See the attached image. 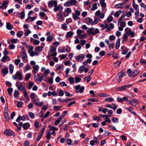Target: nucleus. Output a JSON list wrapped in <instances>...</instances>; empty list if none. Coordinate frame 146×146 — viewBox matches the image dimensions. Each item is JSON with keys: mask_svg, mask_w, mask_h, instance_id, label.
I'll return each mask as SVG.
<instances>
[{"mask_svg": "<svg viewBox=\"0 0 146 146\" xmlns=\"http://www.w3.org/2000/svg\"><path fill=\"white\" fill-rule=\"evenodd\" d=\"M123 98H120L119 97L117 98V101L119 102H122L123 101Z\"/></svg>", "mask_w": 146, "mask_h": 146, "instance_id": "61", "label": "nucleus"}, {"mask_svg": "<svg viewBox=\"0 0 146 146\" xmlns=\"http://www.w3.org/2000/svg\"><path fill=\"white\" fill-rule=\"evenodd\" d=\"M32 72L33 75L35 76L39 69V67L38 65H36L33 66L32 67Z\"/></svg>", "mask_w": 146, "mask_h": 146, "instance_id": "9", "label": "nucleus"}, {"mask_svg": "<svg viewBox=\"0 0 146 146\" xmlns=\"http://www.w3.org/2000/svg\"><path fill=\"white\" fill-rule=\"evenodd\" d=\"M31 76V74L30 73L27 74L25 77V80L27 81L30 78Z\"/></svg>", "mask_w": 146, "mask_h": 146, "instance_id": "48", "label": "nucleus"}, {"mask_svg": "<svg viewBox=\"0 0 146 146\" xmlns=\"http://www.w3.org/2000/svg\"><path fill=\"white\" fill-rule=\"evenodd\" d=\"M8 72V68L6 67H5L2 70L1 72L3 74V76H5V75L7 74Z\"/></svg>", "mask_w": 146, "mask_h": 146, "instance_id": "20", "label": "nucleus"}, {"mask_svg": "<svg viewBox=\"0 0 146 146\" xmlns=\"http://www.w3.org/2000/svg\"><path fill=\"white\" fill-rule=\"evenodd\" d=\"M13 78L14 80L18 79L21 80H22V75L21 73L17 72L15 75L13 76Z\"/></svg>", "mask_w": 146, "mask_h": 146, "instance_id": "4", "label": "nucleus"}, {"mask_svg": "<svg viewBox=\"0 0 146 146\" xmlns=\"http://www.w3.org/2000/svg\"><path fill=\"white\" fill-rule=\"evenodd\" d=\"M65 12H64V15L65 17H67L69 15L71 12L72 10L70 8H67L65 9Z\"/></svg>", "mask_w": 146, "mask_h": 146, "instance_id": "15", "label": "nucleus"}, {"mask_svg": "<svg viewBox=\"0 0 146 146\" xmlns=\"http://www.w3.org/2000/svg\"><path fill=\"white\" fill-rule=\"evenodd\" d=\"M87 32L88 35H96L100 33V31L98 29H94L92 28L89 29Z\"/></svg>", "mask_w": 146, "mask_h": 146, "instance_id": "2", "label": "nucleus"}, {"mask_svg": "<svg viewBox=\"0 0 146 146\" xmlns=\"http://www.w3.org/2000/svg\"><path fill=\"white\" fill-rule=\"evenodd\" d=\"M18 88L19 90L23 91V92L24 90H25V89L24 88L23 86L22 85H19L18 87Z\"/></svg>", "mask_w": 146, "mask_h": 146, "instance_id": "46", "label": "nucleus"}, {"mask_svg": "<svg viewBox=\"0 0 146 146\" xmlns=\"http://www.w3.org/2000/svg\"><path fill=\"white\" fill-rule=\"evenodd\" d=\"M113 17L111 15H109L107 19V20L108 22H110L113 20Z\"/></svg>", "mask_w": 146, "mask_h": 146, "instance_id": "51", "label": "nucleus"}, {"mask_svg": "<svg viewBox=\"0 0 146 146\" xmlns=\"http://www.w3.org/2000/svg\"><path fill=\"white\" fill-rule=\"evenodd\" d=\"M50 113V112L49 111H47L45 114H44V116H43L42 115L40 117V118H42L43 119L44 118H46L48 117Z\"/></svg>", "mask_w": 146, "mask_h": 146, "instance_id": "38", "label": "nucleus"}, {"mask_svg": "<svg viewBox=\"0 0 146 146\" xmlns=\"http://www.w3.org/2000/svg\"><path fill=\"white\" fill-rule=\"evenodd\" d=\"M74 33L72 31H69L67 33L66 37L67 38H69L71 37L73 35Z\"/></svg>", "mask_w": 146, "mask_h": 146, "instance_id": "30", "label": "nucleus"}, {"mask_svg": "<svg viewBox=\"0 0 146 146\" xmlns=\"http://www.w3.org/2000/svg\"><path fill=\"white\" fill-rule=\"evenodd\" d=\"M98 137H96L94 138V140H92L90 141V144L92 146H93L94 145V143H99V142L98 141Z\"/></svg>", "mask_w": 146, "mask_h": 146, "instance_id": "18", "label": "nucleus"}, {"mask_svg": "<svg viewBox=\"0 0 146 146\" xmlns=\"http://www.w3.org/2000/svg\"><path fill=\"white\" fill-rule=\"evenodd\" d=\"M126 34L127 35L131 36V37H133L135 36L134 33L131 31V29L126 28L125 29Z\"/></svg>", "mask_w": 146, "mask_h": 146, "instance_id": "5", "label": "nucleus"}, {"mask_svg": "<svg viewBox=\"0 0 146 146\" xmlns=\"http://www.w3.org/2000/svg\"><path fill=\"white\" fill-rule=\"evenodd\" d=\"M123 3H119L116 5H115V7L117 9L119 8H123L122 6H123Z\"/></svg>", "mask_w": 146, "mask_h": 146, "instance_id": "45", "label": "nucleus"}, {"mask_svg": "<svg viewBox=\"0 0 146 146\" xmlns=\"http://www.w3.org/2000/svg\"><path fill=\"white\" fill-rule=\"evenodd\" d=\"M20 17L21 19H23L25 17V13L24 11H22L20 13Z\"/></svg>", "mask_w": 146, "mask_h": 146, "instance_id": "54", "label": "nucleus"}, {"mask_svg": "<svg viewBox=\"0 0 146 146\" xmlns=\"http://www.w3.org/2000/svg\"><path fill=\"white\" fill-rule=\"evenodd\" d=\"M63 9V7L60 5H59L58 6H56L54 9V12H56L58 10H62Z\"/></svg>", "mask_w": 146, "mask_h": 146, "instance_id": "21", "label": "nucleus"}, {"mask_svg": "<svg viewBox=\"0 0 146 146\" xmlns=\"http://www.w3.org/2000/svg\"><path fill=\"white\" fill-rule=\"evenodd\" d=\"M117 75L119 78H121L124 76V73L123 72H121L119 73Z\"/></svg>", "mask_w": 146, "mask_h": 146, "instance_id": "64", "label": "nucleus"}, {"mask_svg": "<svg viewBox=\"0 0 146 146\" xmlns=\"http://www.w3.org/2000/svg\"><path fill=\"white\" fill-rule=\"evenodd\" d=\"M29 53L30 56L32 57L33 56H37L38 55V54L37 52L36 51H29Z\"/></svg>", "mask_w": 146, "mask_h": 146, "instance_id": "25", "label": "nucleus"}, {"mask_svg": "<svg viewBox=\"0 0 146 146\" xmlns=\"http://www.w3.org/2000/svg\"><path fill=\"white\" fill-rule=\"evenodd\" d=\"M127 73L129 76L133 78L137 76L139 73V71L137 70H135L131 71L130 69H128L127 71Z\"/></svg>", "mask_w": 146, "mask_h": 146, "instance_id": "1", "label": "nucleus"}, {"mask_svg": "<svg viewBox=\"0 0 146 146\" xmlns=\"http://www.w3.org/2000/svg\"><path fill=\"white\" fill-rule=\"evenodd\" d=\"M126 109L128 110L131 114L133 115H136V113L134 111H133V108L131 107H127L126 108Z\"/></svg>", "mask_w": 146, "mask_h": 146, "instance_id": "23", "label": "nucleus"}, {"mask_svg": "<svg viewBox=\"0 0 146 146\" xmlns=\"http://www.w3.org/2000/svg\"><path fill=\"white\" fill-rule=\"evenodd\" d=\"M41 72H43V73L42 74L44 77H46L50 72V70L48 69H46L44 67H42L41 69Z\"/></svg>", "mask_w": 146, "mask_h": 146, "instance_id": "6", "label": "nucleus"}, {"mask_svg": "<svg viewBox=\"0 0 146 146\" xmlns=\"http://www.w3.org/2000/svg\"><path fill=\"white\" fill-rule=\"evenodd\" d=\"M7 60V61H9L10 60V58L7 56V55H4L1 59V60L3 62H5V60Z\"/></svg>", "mask_w": 146, "mask_h": 146, "instance_id": "26", "label": "nucleus"}, {"mask_svg": "<svg viewBox=\"0 0 146 146\" xmlns=\"http://www.w3.org/2000/svg\"><path fill=\"white\" fill-rule=\"evenodd\" d=\"M121 11L120 10L118 11L115 13L114 15V16L116 17H118L120 14L121 13Z\"/></svg>", "mask_w": 146, "mask_h": 146, "instance_id": "39", "label": "nucleus"}, {"mask_svg": "<svg viewBox=\"0 0 146 146\" xmlns=\"http://www.w3.org/2000/svg\"><path fill=\"white\" fill-rule=\"evenodd\" d=\"M32 102L33 103H35L36 106H41L44 103L43 102H37L35 100H33Z\"/></svg>", "mask_w": 146, "mask_h": 146, "instance_id": "29", "label": "nucleus"}, {"mask_svg": "<svg viewBox=\"0 0 146 146\" xmlns=\"http://www.w3.org/2000/svg\"><path fill=\"white\" fill-rule=\"evenodd\" d=\"M98 110L100 111H102L104 113H105L108 111V109L101 107L98 108Z\"/></svg>", "mask_w": 146, "mask_h": 146, "instance_id": "24", "label": "nucleus"}, {"mask_svg": "<svg viewBox=\"0 0 146 146\" xmlns=\"http://www.w3.org/2000/svg\"><path fill=\"white\" fill-rule=\"evenodd\" d=\"M19 125L21 127H23V129H27L29 125V123H27L23 124L22 122H20L19 123Z\"/></svg>", "mask_w": 146, "mask_h": 146, "instance_id": "17", "label": "nucleus"}, {"mask_svg": "<svg viewBox=\"0 0 146 146\" xmlns=\"http://www.w3.org/2000/svg\"><path fill=\"white\" fill-rule=\"evenodd\" d=\"M71 5H72L70 3V1H68V2H66V3H65L64 4V6L70 7Z\"/></svg>", "mask_w": 146, "mask_h": 146, "instance_id": "58", "label": "nucleus"}, {"mask_svg": "<svg viewBox=\"0 0 146 146\" xmlns=\"http://www.w3.org/2000/svg\"><path fill=\"white\" fill-rule=\"evenodd\" d=\"M72 16L73 19L74 20H76L80 19V18L77 15H76L74 13L72 14Z\"/></svg>", "mask_w": 146, "mask_h": 146, "instance_id": "44", "label": "nucleus"}, {"mask_svg": "<svg viewBox=\"0 0 146 146\" xmlns=\"http://www.w3.org/2000/svg\"><path fill=\"white\" fill-rule=\"evenodd\" d=\"M23 104V102H19L17 105V106L18 108H20L22 107V105Z\"/></svg>", "mask_w": 146, "mask_h": 146, "instance_id": "60", "label": "nucleus"}, {"mask_svg": "<svg viewBox=\"0 0 146 146\" xmlns=\"http://www.w3.org/2000/svg\"><path fill=\"white\" fill-rule=\"evenodd\" d=\"M108 47L110 49H113L114 47V44L112 43L108 45Z\"/></svg>", "mask_w": 146, "mask_h": 146, "instance_id": "57", "label": "nucleus"}, {"mask_svg": "<svg viewBox=\"0 0 146 146\" xmlns=\"http://www.w3.org/2000/svg\"><path fill=\"white\" fill-rule=\"evenodd\" d=\"M44 76L42 74L38 78L36 76L34 77L35 81L38 83H40L44 79Z\"/></svg>", "mask_w": 146, "mask_h": 146, "instance_id": "13", "label": "nucleus"}, {"mask_svg": "<svg viewBox=\"0 0 146 146\" xmlns=\"http://www.w3.org/2000/svg\"><path fill=\"white\" fill-rule=\"evenodd\" d=\"M9 2L8 1H5L2 4L3 6L4 7V8H6L7 7V5L8 4Z\"/></svg>", "mask_w": 146, "mask_h": 146, "instance_id": "42", "label": "nucleus"}, {"mask_svg": "<svg viewBox=\"0 0 146 146\" xmlns=\"http://www.w3.org/2000/svg\"><path fill=\"white\" fill-rule=\"evenodd\" d=\"M74 88L76 89V93H82L84 89V87L82 86L81 87L80 85L75 86Z\"/></svg>", "mask_w": 146, "mask_h": 146, "instance_id": "3", "label": "nucleus"}, {"mask_svg": "<svg viewBox=\"0 0 146 146\" xmlns=\"http://www.w3.org/2000/svg\"><path fill=\"white\" fill-rule=\"evenodd\" d=\"M85 55L84 54H80L77 55L75 58V60L77 62H80L83 60L85 58Z\"/></svg>", "mask_w": 146, "mask_h": 146, "instance_id": "8", "label": "nucleus"}, {"mask_svg": "<svg viewBox=\"0 0 146 146\" xmlns=\"http://www.w3.org/2000/svg\"><path fill=\"white\" fill-rule=\"evenodd\" d=\"M120 45V39L118 38L115 44V48L116 49H118Z\"/></svg>", "mask_w": 146, "mask_h": 146, "instance_id": "27", "label": "nucleus"}, {"mask_svg": "<svg viewBox=\"0 0 146 146\" xmlns=\"http://www.w3.org/2000/svg\"><path fill=\"white\" fill-rule=\"evenodd\" d=\"M111 120L113 123H118V119L116 117H113L111 119Z\"/></svg>", "mask_w": 146, "mask_h": 146, "instance_id": "55", "label": "nucleus"}, {"mask_svg": "<svg viewBox=\"0 0 146 146\" xmlns=\"http://www.w3.org/2000/svg\"><path fill=\"white\" fill-rule=\"evenodd\" d=\"M62 107L61 106H54V110L56 111L58 110H59L60 108Z\"/></svg>", "mask_w": 146, "mask_h": 146, "instance_id": "47", "label": "nucleus"}, {"mask_svg": "<svg viewBox=\"0 0 146 146\" xmlns=\"http://www.w3.org/2000/svg\"><path fill=\"white\" fill-rule=\"evenodd\" d=\"M98 96L100 97H102L109 96L110 95L108 94L105 93H100L98 94Z\"/></svg>", "mask_w": 146, "mask_h": 146, "instance_id": "40", "label": "nucleus"}, {"mask_svg": "<svg viewBox=\"0 0 146 146\" xmlns=\"http://www.w3.org/2000/svg\"><path fill=\"white\" fill-rule=\"evenodd\" d=\"M23 35V32L21 31H19L17 33V36L18 37L21 38Z\"/></svg>", "mask_w": 146, "mask_h": 146, "instance_id": "34", "label": "nucleus"}, {"mask_svg": "<svg viewBox=\"0 0 146 146\" xmlns=\"http://www.w3.org/2000/svg\"><path fill=\"white\" fill-rule=\"evenodd\" d=\"M19 92L18 91L15 90L14 93V98H17L19 95Z\"/></svg>", "mask_w": 146, "mask_h": 146, "instance_id": "53", "label": "nucleus"}, {"mask_svg": "<svg viewBox=\"0 0 146 146\" xmlns=\"http://www.w3.org/2000/svg\"><path fill=\"white\" fill-rule=\"evenodd\" d=\"M4 133L5 134L8 136H14L15 134L11 130H9L7 129H5L4 131Z\"/></svg>", "mask_w": 146, "mask_h": 146, "instance_id": "16", "label": "nucleus"}, {"mask_svg": "<svg viewBox=\"0 0 146 146\" xmlns=\"http://www.w3.org/2000/svg\"><path fill=\"white\" fill-rule=\"evenodd\" d=\"M6 27L7 29L9 30H11L13 28V26L11 25L10 23L9 22L7 23Z\"/></svg>", "mask_w": 146, "mask_h": 146, "instance_id": "28", "label": "nucleus"}, {"mask_svg": "<svg viewBox=\"0 0 146 146\" xmlns=\"http://www.w3.org/2000/svg\"><path fill=\"white\" fill-rule=\"evenodd\" d=\"M128 39L127 35L126 34H124L123 35L122 38V42L123 43L127 41Z\"/></svg>", "mask_w": 146, "mask_h": 146, "instance_id": "22", "label": "nucleus"}, {"mask_svg": "<svg viewBox=\"0 0 146 146\" xmlns=\"http://www.w3.org/2000/svg\"><path fill=\"white\" fill-rule=\"evenodd\" d=\"M48 5L50 8L53 6L55 7L57 5V1L56 0H51L48 2Z\"/></svg>", "mask_w": 146, "mask_h": 146, "instance_id": "10", "label": "nucleus"}, {"mask_svg": "<svg viewBox=\"0 0 146 146\" xmlns=\"http://www.w3.org/2000/svg\"><path fill=\"white\" fill-rule=\"evenodd\" d=\"M33 43L35 45H38L40 43V41L34 39L33 41Z\"/></svg>", "mask_w": 146, "mask_h": 146, "instance_id": "62", "label": "nucleus"}, {"mask_svg": "<svg viewBox=\"0 0 146 146\" xmlns=\"http://www.w3.org/2000/svg\"><path fill=\"white\" fill-rule=\"evenodd\" d=\"M44 130V128H43L38 133L36 138V141H38L41 139L42 136L43 134Z\"/></svg>", "mask_w": 146, "mask_h": 146, "instance_id": "12", "label": "nucleus"}, {"mask_svg": "<svg viewBox=\"0 0 146 146\" xmlns=\"http://www.w3.org/2000/svg\"><path fill=\"white\" fill-rule=\"evenodd\" d=\"M53 37L50 36H47L46 40L47 42H51L53 39Z\"/></svg>", "mask_w": 146, "mask_h": 146, "instance_id": "35", "label": "nucleus"}, {"mask_svg": "<svg viewBox=\"0 0 146 146\" xmlns=\"http://www.w3.org/2000/svg\"><path fill=\"white\" fill-rule=\"evenodd\" d=\"M69 81L70 84H72L74 83V78L72 77H70L69 78Z\"/></svg>", "mask_w": 146, "mask_h": 146, "instance_id": "49", "label": "nucleus"}, {"mask_svg": "<svg viewBox=\"0 0 146 146\" xmlns=\"http://www.w3.org/2000/svg\"><path fill=\"white\" fill-rule=\"evenodd\" d=\"M100 18L99 17H96L94 19V21H92V25L97 24L99 22Z\"/></svg>", "mask_w": 146, "mask_h": 146, "instance_id": "31", "label": "nucleus"}, {"mask_svg": "<svg viewBox=\"0 0 146 146\" xmlns=\"http://www.w3.org/2000/svg\"><path fill=\"white\" fill-rule=\"evenodd\" d=\"M7 91L8 94L9 95H11L12 94V92H13V88H8L7 89Z\"/></svg>", "mask_w": 146, "mask_h": 146, "instance_id": "50", "label": "nucleus"}, {"mask_svg": "<svg viewBox=\"0 0 146 146\" xmlns=\"http://www.w3.org/2000/svg\"><path fill=\"white\" fill-rule=\"evenodd\" d=\"M129 104L132 106H135L138 104V102L135 99L133 98L131 100H129L127 102Z\"/></svg>", "mask_w": 146, "mask_h": 146, "instance_id": "14", "label": "nucleus"}, {"mask_svg": "<svg viewBox=\"0 0 146 146\" xmlns=\"http://www.w3.org/2000/svg\"><path fill=\"white\" fill-rule=\"evenodd\" d=\"M14 66L13 65L11 64L9 65V72L10 74H12L13 72Z\"/></svg>", "mask_w": 146, "mask_h": 146, "instance_id": "33", "label": "nucleus"}, {"mask_svg": "<svg viewBox=\"0 0 146 146\" xmlns=\"http://www.w3.org/2000/svg\"><path fill=\"white\" fill-rule=\"evenodd\" d=\"M97 3H95L92 4V9L91 10L92 11H94L97 8Z\"/></svg>", "mask_w": 146, "mask_h": 146, "instance_id": "41", "label": "nucleus"}, {"mask_svg": "<svg viewBox=\"0 0 146 146\" xmlns=\"http://www.w3.org/2000/svg\"><path fill=\"white\" fill-rule=\"evenodd\" d=\"M4 114V117L6 119V120L7 121H8L9 119V115L7 112L5 113Z\"/></svg>", "mask_w": 146, "mask_h": 146, "instance_id": "52", "label": "nucleus"}, {"mask_svg": "<svg viewBox=\"0 0 146 146\" xmlns=\"http://www.w3.org/2000/svg\"><path fill=\"white\" fill-rule=\"evenodd\" d=\"M84 21L88 25H92V19H91L90 18H86L84 19Z\"/></svg>", "mask_w": 146, "mask_h": 146, "instance_id": "19", "label": "nucleus"}, {"mask_svg": "<svg viewBox=\"0 0 146 146\" xmlns=\"http://www.w3.org/2000/svg\"><path fill=\"white\" fill-rule=\"evenodd\" d=\"M33 83L32 82H30L29 83L28 85V89L29 90H30L32 88V87L33 86Z\"/></svg>", "mask_w": 146, "mask_h": 146, "instance_id": "63", "label": "nucleus"}, {"mask_svg": "<svg viewBox=\"0 0 146 146\" xmlns=\"http://www.w3.org/2000/svg\"><path fill=\"white\" fill-rule=\"evenodd\" d=\"M23 93L24 94V96L25 98L27 100H29V98L27 95V93L25 90H24Z\"/></svg>", "mask_w": 146, "mask_h": 146, "instance_id": "37", "label": "nucleus"}, {"mask_svg": "<svg viewBox=\"0 0 146 146\" xmlns=\"http://www.w3.org/2000/svg\"><path fill=\"white\" fill-rule=\"evenodd\" d=\"M81 79L80 78L76 77L75 78V82L76 83H79L81 80Z\"/></svg>", "mask_w": 146, "mask_h": 146, "instance_id": "56", "label": "nucleus"}, {"mask_svg": "<svg viewBox=\"0 0 146 146\" xmlns=\"http://www.w3.org/2000/svg\"><path fill=\"white\" fill-rule=\"evenodd\" d=\"M91 80V77L90 76H87L85 77L84 79V81L86 80L87 82H89Z\"/></svg>", "mask_w": 146, "mask_h": 146, "instance_id": "43", "label": "nucleus"}, {"mask_svg": "<svg viewBox=\"0 0 146 146\" xmlns=\"http://www.w3.org/2000/svg\"><path fill=\"white\" fill-rule=\"evenodd\" d=\"M85 68V66H80L78 69V72L79 73H82Z\"/></svg>", "mask_w": 146, "mask_h": 146, "instance_id": "36", "label": "nucleus"}, {"mask_svg": "<svg viewBox=\"0 0 146 146\" xmlns=\"http://www.w3.org/2000/svg\"><path fill=\"white\" fill-rule=\"evenodd\" d=\"M22 52L21 53V55L22 56V59L23 61H26L27 60V54L25 51L24 48H22Z\"/></svg>", "mask_w": 146, "mask_h": 146, "instance_id": "7", "label": "nucleus"}, {"mask_svg": "<svg viewBox=\"0 0 146 146\" xmlns=\"http://www.w3.org/2000/svg\"><path fill=\"white\" fill-rule=\"evenodd\" d=\"M104 100L105 101L108 102H112L114 101V99L111 97H109L105 98Z\"/></svg>", "mask_w": 146, "mask_h": 146, "instance_id": "32", "label": "nucleus"}, {"mask_svg": "<svg viewBox=\"0 0 146 146\" xmlns=\"http://www.w3.org/2000/svg\"><path fill=\"white\" fill-rule=\"evenodd\" d=\"M132 85L130 84L125 85L117 88V89L119 91H123L125 90L127 88L131 86Z\"/></svg>", "mask_w": 146, "mask_h": 146, "instance_id": "11", "label": "nucleus"}, {"mask_svg": "<svg viewBox=\"0 0 146 146\" xmlns=\"http://www.w3.org/2000/svg\"><path fill=\"white\" fill-rule=\"evenodd\" d=\"M31 68L30 66L28 64H27L24 67V68L26 69V70H28L30 69Z\"/></svg>", "mask_w": 146, "mask_h": 146, "instance_id": "59", "label": "nucleus"}]
</instances>
